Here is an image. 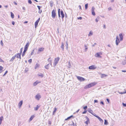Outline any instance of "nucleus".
<instances>
[{
  "label": "nucleus",
  "instance_id": "nucleus-35",
  "mask_svg": "<svg viewBox=\"0 0 126 126\" xmlns=\"http://www.w3.org/2000/svg\"><path fill=\"white\" fill-rule=\"evenodd\" d=\"M11 17L12 18H14V14H13V13H12L11 12Z\"/></svg>",
  "mask_w": 126,
  "mask_h": 126
},
{
  "label": "nucleus",
  "instance_id": "nucleus-1",
  "mask_svg": "<svg viewBox=\"0 0 126 126\" xmlns=\"http://www.w3.org/2000/svg\"><path fill=\"white\" fill-rule=\"evenodd\" d=\"M96 84V83L95 82H93L89 84L88 85L85 86L84 87V89H87L90 88L94 86Z\"/></svg>",
  "mask_w": 126,
  "mask_h": 126
},
{
  "label": "nucleus",
  "instance_id": "nucleus-42",
  "mask_svg": "<svg viewBox=\"0 0 126 126\" xmlns=\"http://www.w3.org/2000/svg\"><path fill=\"white\" fill-rule=\"evenodd\" d=\"M5 25L8 27H10V25L8 24H5Z\"/></svg>",
  "mask_w": 126,
  "mask_h": 126
},
{
  "label": "nucleus",
  "instance_id": "nucleus-53",
  "mask_svg": "<svg viewBox=\"0 0 126 126\" xmlns=\"http://www.w3.org/2000/svg\"><path fill=\"white\" fill-rule=\"evenodd\" d=\"M118 92H119V93L120 94H125L124 92H119V91Z\"/></svg>",
  "mask_w": 126,
  "mask_h": 126
},
{
  "label": "nucleus",
  "instance_id": "nucleus-54",
  "mask_svg": "<svg viewBox=\"0 0 126 126\" xmlns=\"http://www.w3.org/2000/svg\"><path fill=\"white\" fill-rule=\"evenodd\" d=\"M52 60H51L50 59V58H48V61L49 62H51Z\"/></svg>",
  "mask_w": 126,
  "mask_h": 126
},
{
  "label": "nucleus",
  "instance_id": "nucleus-59",
  "mask_svg": "<svg viewBox=\"0 0 126 126\" xmlns=\"http://www.w3.org/2000/svg\"><path fill=\"white\" fill-rule=\"evenodd\" d=\"M87 112L86 110H84L83 112L82 113L83 114H85Z\"/></svg>",
  "mask_w": 126,
  "mask_h": 126
},
{
  "label": "nucleus",
  "instance_id": "nucleus-8",
  "mask_svg": "<svg viewBox=\"0 0 126 126\" xmlns=\"http://www.w3.org/2000/svg\"><path fill=\"white\" fill-rule=\"evenodd\" d=\"M115 42L116 45H118L119 43H120V41L118 36H116Z\"/></svg>",
  "mask_w": 126,
  "mask_h": 126
},
{
  "label": "nucleus",
  "instance_id": "nucleus-63",
  "mask_svg": "<svg viewBox=\"0 0 126 126\" xmlns=\"http://www.w3.org/2000/svg\"><path fill=\"white\" fill-rule=\"evenodd\" d=\"M106 100L108 102V103H109L110 102V100L108 98H107L106 99Z\"/></svg>",
  "mask_w": 126,
  "mask_h": 126
},
{
  "label": "nucleus",
  "instance_id": "nucleus-3",
  "mask_svg": "<svg viewBox=\"0 0 126 126\" xmlns=\"http://www.w3.org/2000/svg\"><path fill=\"white\" fill-rule=\"evenodd\" d=\"M60 60V58L59 57H58L57 58H55L54 60V62L53 63L54 66H55L58 63L59 61Z\"/></svg>",
  "mask_w": 126,
  "mask_h": 126
},
{
  "label": "nucleus",
  "instance_id": "nucleus-58",
  "mask_svg": "<svg viewBox=\"0 0 126 126\" xmlns=\"http://www.w3.org/2000/svg\"><path fill=\"white\" fill-rule=\"evenodd\" d=\"M3 69V67L1 66H0V70H2Z\"/></svg>",
  "mask_w": 126,
  "mask_h": 126
},
{
  "label": "nucleus",
  "instance_id": "nucleus-15",
  "mask_svg": "<svg viewBox=\"0 0 126 126\" xmlns=\"http://www.w3.org/2000/svg\"><path fill=\"white\" fill-rule=\"evenodd\" d=\"M23 104V101L21 100L18 103V105L19 108H20L22 106Z\"/></svg>",
  "mask_w": 126,
  "mask_h": 126
},
{
  "label": "nucleus",
  "instance_id": "nucleus-9",
  "mask_svg": "<svg viewBox=\"0 0 126 126\" xmlns=\"http://www.w3.org/2000/svg\"><path fill=\"white\" fill-rule=\"evenodd\" d=\"M94 9L95 8L94 7H93L92 8V14L94 16L95 15V13L94 12Z\"/></svg>",
  "mask_w": 126,
  "mask_h": 126
},
{
  "label": "nucleus",
  "instance_id": "nucleus-62",
  "mask_svg": "<svg viewBox=\"0 0 126 126\" xmlns=\"http://www.w3.org/2000/svg\"><path fill=\"white\" fill-rule=\"evenodd\" d=\"M0 62H4V61L2 60L1 58H0Z\"/></svg>",
  "mask_w": 126,
  "mask_h": 126
},
{
  "label": "nucleus",
  "instance_id": "nucleus-48",
  "mask_svg": "<svg viewBox=\"0 0 126 126\" xmlns=\"http://www.w3.org/2000/svg\"><path fill=\"white\" fill-rule=\"evenodd\" d=\"M87 108V106H86L84 107H83V109L84 110H86Z\"/></svg>",
  "mask_w": 126,
  "mask_h": 126
},
{
  "label": "nucleus",
  "instance_id": "nucleus-49",
  "mask_svg": "<svg viewBox=\"0 0 126 126\" xmlns=\"http://www.w3.org/2000/svg\"><path fill=\"white\" fill-rule=\"evenodd\" d=\"M42 10H39V11H38V13L40 14H41L42 12Z\"/></svg>",
  "mask_w": 126,
  "mask_h": 126
},
{
  "label": "nucleus",
  "instance_id": "nucleus-12",
  "mask_svg": "<svg viewBox=\"0 0 126 126\" xmlns=\"http://www.w3.org/2000/svg\"><path fill=\"white\" fill-rule=\"evenodd\" d=\"M61 14V15L62 18V19H63V18H64L65 15L63 13V11L62 10L60 12Z\"/></svg>",
  "mask_w": 126,
  "mask_h": 126
},
{
  "label": "nucleus",
  "instance_id": "nucleus-21",
  "mask_svg": "<svg viewBox=\"0 0 126 126\" xmlns=\"http://www.w3.org/2000/svg\"><path fill=\"white\" fill-rule=\"evenodd\" d=\"M88 111L92 114L93 113V111L91 109H88Z\"/></svg>",
  "mask_w": 126,
  "mask_h": 126
},
{
  "label": "nucleus",
  "instance_id": "nucleus-30",
  "mask_svg": "<svg viewBox=\"0 0 126 126\" xmlns=\"http://www.w3.org/2000/svg\"><path fill=\"white\" fill-rule=\"evenodd\" d=\"M72 122V123L71 124H69V125H71V126L73 125V126H77L76 123L75 124H74V123L73 122Z\"/></svg>",
  "mask_w": 126,
  "mask_h": 126
},
{
  "label": "nucleus",
  "instance_id": "nucleus-23",
  "mask_svg": "<svg viewBox=\"0 0 126 126\" xmlns=\"http://www.w3.org/2000/svg\"><path fill=\"white\" fill-rule=\"evenodd\" d=\"M61 47L62 49L63 50L64 49V46L63 43V42L62 43V45Z\"/></svg>",
  "mask_w": 126,
  "mask_h": 126
},
{
  "label": "nucleus",
  "instance_id": "nucleus-18",
  "mask_svg": "<svg viewBox=\"0 0 126 126\" xmlns=\"http://www.w3.org/2000/svg\"><path fill=\"white\" fill-rule=\"evenodd\" d=\"M100 53H97L95 54L96 57H99L101 58V57L100 56Z\"/></svg>",
  "mask_w": 126,
  "mask_h": 126
},
{
  "label": "nucleus",
  "instance_id": "nucleus-38",
  "mask_svg": "<svg viewBox=\"0 0 126 126\" xmlns=\"http://www.w3.org/2000/svg\"><path fill=\"white\" fill-rule=\"evenodd\" d=\"M16 57H15V56L13 57H12V58L10 60V61H13V60L15 59V58Z\"/></svg>",
  "mask_w": 126,
  "mask_h": 126
},
{
  "label": "nucleus",
  "instance_id": "nucleus-6",
  "mask_svg": "<svg viewBox=\"0 0 126 126\" xmlns=\"http://www.w3.org/2000/svg\"><path fill=\"white\" fill-rule=\"evenodd\" d=\"M40 20V18H39L35 22V28H36L37 27L38 24Z\"/></svg>",
  "mask_w": 126,
  "mask_h": 126
},
{
  "label": "nucleus",
  "instance_id": "nucleus-52",
  "mask_svg": "<svg viewBox=\"0 0 126 126\" xmlns=\"http://www.w3.org/2000/svg\"><path fill=\"white\" fill-rule=\"evenodd\" d=\"M8 72V71H5V73L3 74V76H5V75Z\"/></svg>",
  "mask_w": 126,
  "mask_h": 126
},
{
  "label": "nucleus",
  "instance_id": "nucleus-45",
  "mask_svg": "<svg viewBox=\"0 0 126 126\" xmlns=\"http://www.w3.org/2000/svg\"><path fill=\"white\" fill-rule=\"evenodd\" d=\"M28 61L30 63H31L32 62V59H29V60Z\"/></svg>",
  "mask_w": 126,
  "mask_h": 126
},
{
  "label": "nucleus",
  "instance_id": "nucleus-57",
  "mask_svg": "<svg viewBox=\"0 0 126 126\" xmlns=\"http://www.w3.org/2000/svg\"><path fill=\"white\" fill-rule=\"evenodd\" d=\"M0 44L2 46H3V44L2 40H1L0 41Z\"/></svg>",
  "mask_w": 126,
  "mask_h": 126
},
{
  "label": "nucleus",
  "instance_id": "nucleus-56",
  "mask_svg": "<svg viewBox=\"0 0 126 126\" xmlns=\"http://www.w3.org/2000/svg\"><path fill=\"white\" fill-rule=\"evenodd\" d=\"M85 123L87 125H88V123H89L88 122V121H85Z\"/></svg>",
  "mask_w": 126,
  "mask_h": 126
},
{
  "label": "nucleus",
  "instance_id": "nucleus-29",
  "mask_svg": "<svg viewBox=\"0 0 126 126\" xmlns=\"http://www.w3.org/2000/svg\"><path fill=\"white\" fill-rule=\"evenodd\" d=\"M93 34V33L92 31H90V32L89 34H88V36H91Z\"/></svg>",
  "mask_w": 126,
  "mask_h": 126
},
{
  "label": "nucleus",
  "instance_id": "nucleus-20",
  "mask_svg": "<svg viewBox=\"0 0 126 126\" xmlns=\"http://www.w3.org/2000/svg\"><path fill=\"white\" fill-rule=\"evenodd\" d=\"M60 9H59L58 10V17L59 18H60L61 17V16L60 15Z\"/></svg>",
  "mask_w": 126,
  "mask_h": 126
},
{
  "label": "nucleus",
  "instance_id": "nucleus-13",
  "mask_svg": "<svg viewBox=\"0 0 126 126\" xmlns=\"http://www.w3.org/2000/svg\"><path fill=\"white\" fill-rule=\"evenodd\" d=\"M21 53H18L15 55V57H16L17 58H19L20 59H21Z\"/></svg>",
  "mask_w": 126,
  "mask_h": 126
},
{
  "label": "nucleus",
  "instance_id": "nucleus-64",
  "mask_svg": "<svg viewBox=\"0 0 126 126\" xmlns=\"http://www.w3.org/2000/svg\"><path fill=\"white\" fill-rule=\"evenodd\" d=\"M82 19V17H79L78 18V19L81 20Z\"/></svg>",
  "mask_w": 126,
  "mask_h": 126
},
{
  "label": "nucleus",
  "instance_id": "nucleus-36",
  "mask_svg": "<svg viewBox=\"0 0 126 126\" xmlns=\"http://www.w3.org/2000/svg\"><path fill=\"white\" fill-rule=\"evenodd\" d=\"M27 50H24V51L23 52V53L22 54V56L23 57L25 55V53L26 52V51Z\"/></svg>",
  "mask_w": 126,
  "mask_h": 126
},
{
  "label": "nucleus",
  "instance_id": "nucleus-51",
  "mask_svg": "<svg viewBox=\"0 0 126 126\" xmlns=\"http://www.w3.org/2000/svg\"><path fill=\"white\" fill-rule=\"evenodd\" d=\"M34 49L32 51V53H31V55H32L33 54V53L34 52Z\"/></svg>",
  "mask_w": 126,
  "mask_h": 126
},
{
  "label": "nucleus",
  "instance_id": "nucleus-17",
  "mask_svg": "<svg viewBox=\"0 0 126 126\" xmlns=\"http://www.w3.org/2000/svg\"><path fill=\"white\" fill-rule=\"evenodd\" d=\"M40 82L39 81H36L33 83V85L34 86H35L36 85L38 84Z\"/></svg>",
  "mask_w": 126,
  "mask_h": 126
},
{
  "label": "nucleus",
  "instance_id": "nucleus-33",
  "mask_svg": "<svg viewBox=\"0 0 126 126\" xmlns=\"http://www.w3.org/2000/svg\"><path fill=\"white\" fill-rule=\"evenodd\" d=\"M44 48L42 47L38 49V51H42L44 50Z\"/></svg>",
  "mask_w": 126,
  "mask_h": 126
},
{
  "label": "nucleus",
  "instance_id": "nucleus-7",
  "mask_svg": "<svg viewBox=\"0 0 126 126\" xmlns=\"http://www.w3.org/2000/svg\"><path fill=\"white\" fill-rule=\"evenodd\" d=\"M77 78L80 81H83L85 80L84 78L80 76L77 77Z\"/></svg>",
  "mask_w": 126,
  "mask_h": 126
},
{
  "label": "nucleus",
  "instance_id": "nucleus-55",
  "mask_svg": "<svg viewBox=\"0 0 126 126\" xmlns=\"http://www.w3.org/2000/svg\"><path fill=\"white\" fill-rule=\"evenodd\" d=\"M37 7L38 8V9H39V10H40V8L41 7H40V6H37Z\"/></svg>",
  "mask_w": 126,
  "mask_h": 126
},
{
  "label": "nucleus",
  "instance_id": "nucleus-27",
  "mask_svg": "<svg viewBox=\"0 0 126 126\" xmlns=\"http://www.w3.org/2000/svg\"><path fill=\"white\" fill-rule=\"evenodd\" d=\"M40 106H39L38 105H37L36 106V107L34 108V110H37L38 108H39Z\"/></svg>",
  "mask_w": 126,
  "mask_h": 126
},
{
  "label": "nucleus",
  "instance_id": "nucleus-24",
  "mask_svg": "<svg viewBox=\"0 0 126 126\" xmlns=\"http://www.w3.org/2000/svg\"><path fill=\"white\" fill-rule=\"evenodd\" d=\"M49 64H48L47 65H45V68L47 69H49Z\"/></svg>",
  "mask_w": 126,
  "mask_h": 126
},
{
  "label": "nucleus",
  "instance_id": "nucleus-10",
  "mask_svg": "<svg viewBox=\"0 0 126 126\" xmlns=\"http://www.w3.org/2000/svg\"><path fill=\"white\" fill-rule=\"evenodd\" d=\"M29 43L28 42L27 43L26 45H25L24 47V50H27L29 46Z\"/></svg>",
  "mask_w": 126,
  "mask_h": 126
},
{
  "label": "nucleus",
  "instance_id": "nucleus-11",
  "mask_svg": "<svg viewBox=\"0 0 126 126\" xmlns=\"http://www.w3.org/2000/svg\"><path fill=\"white\" fill-rule=\"evenodd\" d=\"M41 97V96L40 95L38 94H37L35 96V98L38 100H39Z\"/></svg>",
  "mask_w": 126,
  "mask_h": 126
},
{
  "label": "nucleus",
  "instance_id": "nucleus-39",
  "mask_svg": "<svg viewBox=\"0 0 126 126\" xmlns=\"http://www.w3.org/2000/svg\"><path fill=\"white\" fill-rule=\"evenodd\" d=\"M88 3L86 4L85 5V9H87L88 7Z\"/></svg>",
  "mask_w": 126,
  "mask_h": 126
},
{
  "label": "nucleus",
  "instance_id": "nucleus-2",
  "mask_svg": "<svg viewBox=\"0 0 126 126\" xmlns=\"http://www.w3.org/2000/svg\"><path fill=\"white\" fill-rule=\"evenodd\" d=\"M56 10L55 9H53V10L52 12V17L53 18H54L56 16Z\"/></svg>",
  "mask_w": 126,
  "mask_h": 126
},
{
  "label": "nucleus",
  "instance_id": "nucleus-28",
  "mask_svg": "<svg viewBox=\"0 0 126 126\" xmlns=\"http://www.w3.org/2000/svg\"><path fill=\"white\" fill-rule=\"evenodd\" d=\"M122 63L123 65H125L126 64V60H125L124 61H122Z\"/></svg>",
  "mask_w": 126,
  "mask_h": 126
},
{
  "label": "nucleus",
  "instance_id": "nucleus-60",
  "mask_svg": "<svg viewBox=\"0 0 126 126\" xmlns=\"http://www.w3.org/2000/svg\"><path fill=\"white\" fill-rule=\"evenodd\" d=\"M48 124L50 125L51 124V122L50 121H48Z\"/></svg>",
  "mask_w": 126,
  "mask_h": 126
},
{
  "label": "nucleus",
  "instance_id": "nucleus-31",
  "mask_svg": "<svg viewBox=\"0 0 126 126\" xmlns=\"http://www.w3.org/2000/svg\"><path fill=\"white\" fill-rule=\"evenodd\" d=\"M87 45H84V47H85V50L84 51L86 52L87 51V49L88 48L87 47Z\"/></svg>",
  "mask_w": 126,
  "mask_h": 126
},
{
  "label": "nucleus",
  "instance_id": "nucleus-32",
  "mask_svg": "<svg viewBox=\"0 0 126 126\" xmlns=\"http://www.w3.org/2000/svg\"><path fill=\"white\" fill-rule=\"evenodd\" d=\"M99 18H100V17L99 16H98L97 17V18H96L95 20L96 22H97L98 21V20L99 19Z\"/></svg>",
  "mask_w": 126,
  "mask_h": 126
},
{
  "label": "nucleus",
  "instance_id": "nucleus-22",
  "mask_svg": "<svg viewBox=\"0 0 126 126\" xmlns=\"http://www.w3.org/2000/svg\"><path fill=\"white\" fill-rule=\"evenodd\" d=\"M107 76V75L105 74H101V77L102 78H103L104 77H106Z\"/></svg>",
  "mask_w": 126,
  "mask_h": 126
},
{
  "label": "nucleus",
  "instance_id": "nucleus-19",
  "mask_svg": "<svg viewBox=\"0 0 126 126\" xmlns=\"http://www.w3.org/2000/svg\"><path fill=\"white\" fill-rule=\"evenodd\" d=\"M96 117L98 118L101 122L103 123V120L98 116H96Z\"/></svg>",
  "mask_w": 126,
  "mask_h": 126
},
{
  "label": "nucleus",
  "instance_id": "nucleus-46",
  "mask_svg": "<svg viewBox=\"0 0 126 126\" xmlns=\"http://www.w3.org/2000/svg\"><path fill=\"white\" fill-rule=\"evenodd\" d=\"M3 119V117L2 116H1L0 117V121H2Z\"/></svg>",
  "mask_w": 126,
  "mask_h": 126
},
{
  "label": "nucleus",
  "instance_id": "nucleus-41",
  "mask_svg": "<svg viewBox=\"0 0 126 126\" xmlns=\"http://www.w3.org/2000/svg\"><path fill=\"white\" fill-rule=\"evenodd\" d=\"M85 118L87 119V121H88L89 123H90V120L89 118L87 116H86Z\"/></svg>",
  "mask_w": 126,
  "mask_h": 126
},
{
  "label": "nucleus",
  "instance_id": "nucleus-37",
  "mask_svg": "<svg viewBox=\"0 0 126 126\" xmlns=\"http://www.w3.org/2000/svg\"><path fill=\"white\" fill-rule=\"evenodd\" d=\"M34 117V116L33 115L32 116L30 119V121H31V120H32Z\"/></svg>",
  "mask_w": 126,
  "mask_h": 126
},
{
  "label": "nucleus",
  "instance_id": "nucleus-40",
  "mask_svg": "<svg viewBox=\"0 0 126 126\" xmlns=\"http://www.w3.org/2000/svg\"><path fill=\"white\" fill-rule=\"evenodd\" d=\"M57 110V109L56 108H55L53 112V114H54L55 113Z\"/></svg>",
  "mask_w": 126,
  "mask_h": 126
},
{
  "label": "nucleus",
  "instance_id": "nucleus-43",
  "mask_svg": "<svg viewBox=\"0 0 126 126\" xmlns=\"http://www.w3.org/2000/svg\"><path fill=\"white\" fill-rule=\"evenodd\" d=\"M73 115H72L67 118V119L68 120L70 119L71 118L73 117Z\"/></svg>",
  "mask_w": 126,
  "mask_h": 126
},
{
  "label": "nucleus",
  "instance_id": "nucleus-25",
  "mask_svg": "<svg viewBox=\"0 0 126 126\" xmlns=\"http://www.w3.org/2000/svg\"><path fill=\"white\" fill-rule=\"evenodd\" d=\"M38 76H39L41 77L42 78L43 76V75L41 73H39L38 74Z\"/></svg>",
  "mask_w": 126,
  "mask_h": 126
},
{
  "label": "nucleus",
  "instance_id": "nucleus-14",
  "mask_svg": "<svg viewBox=\"0 0 126 126\" xmlns=\"http://www.w3.org/2000/svg\"><path fill=\"white\" fill-rule=\"evenodd\" d=\"M96 67H95V66L94 65H92L90 66L89 67V69H96Z\"/></svg>",
  "mask_w": 126,
  "mask_h": 126
},
{
  "label": "nucleus",
  "instance_id": "nucleus-50",
  "mask_svg": "<svg viewBox=\"0 0 126 126\" xmlns=\"http://www.w3.org/2000/svg\"><path fill=\"white\" fill-rule=\"evenodd\" d=\"M23 49V48L22 47V48H21L20 49V53H21V54L22 52Z\"/></svg>",
  "mask_w": 126,
  "mask_h": 126
},
{
  "label": "nucleus",
  "instance_id": "nucleus-26",
  "mask_svg": "<svg viewBox=\"0 0 126 126\" xmlns=\"http://www.w3.org/2000/svg\"><path fill=\"white\" fill-rule=\"evenodd\" d=\"M108 122L105 119L104 120V124L105 125H107L108 124Z\"/></svg>",
  "mask_w": 126,
  "mask_h": 126
},
{
  "label": "nucleus",
  "instance_id": "nucleus-34",
  "mask_svg": "<svg viewBox=\"0 0 126 126\" xmlns=\"http://www.w3.org/2000/svg\"><path fill=\"white\" fill-rule=\"evenodd\" d=\"M39 66V65L38 63H36L35 65V69H36Z\"/></svg>",
  "mask_w": 126,
  "mask_h": 126
},
{
  "label": "nucleus",
  "instance_id": "nucleus-16",
  "mask_svg": "<svg viewBox=\"0 0 126 126\" xmlns=\"http://www.w3.org/2000/svg\"><path fill=\"white\" fill-rule=\"evenodd\" d=\"M119 36L120 38V41H122L123 39V36L122 33H120L119 34Z\"/></svg>",
  "mask_w": 126,
  "mask_h": 126
},
{
  "label": "nucleus",
  "instance_id": "nucleus-44",
  "mask_svg": "<svg viewBox=\"0 0 126 126\" xmlns=\"http://www.w3.org/2000/svg\"><path fill=\"white\" fill-rule=\"evenodd\" d=\"M92 114H93V115H94V116H95L96 117V116H97V115H96V114H95V113H93Z\"/></svg>",
  "mask_w": 126,
  "mask_h": 126
},
{
  "label": "nucleus",
  "instance_id": "nucleus-47",
  "mask_svg": "<svg viewBox=\"0 0 126 126\" xmlns=\"http://www.w3.org/2000/svg\"><path fill=\"white\" fill-rule=\"evenodd\" d=\"M28 2L30 4H31L32 3V1L31 0H28Z\"/></svg>",
  "mask_w": 126,
  "mask_h": 126
},
{
  "label": "nucleus",
  "instance_id": "nucleus-5",
  "mask_svg": "<svg viewBox=\"0 0 126 126\" xmlns=\"http://www.w3.org/2000/svg\"><path fill=\"white\" fill-rule=\"evenodd\" d=\"M40 20V18H39L35 22V28H36L37 27L38 24Z\"/></svg>",
  "mask_w": 126,
  "mask_h": 126
},
{
  "label": "nucleus",
  "instance_id": "nucleus-4",
  "mask_svg": "<svg viewBox=\"0 0 126 126\" xmlns=\"http://www.w3.org/2000/svg\"><path fill=\"white\" fill-rule=\"evenodd\" d=\"M40 20V18H39L35 22V28H36L37 27L38 24Z\"/></svg>",
  "mask_w": 126,
  "mask_h": 126
},
{
  "label": "nucleus",
  "instance_id": "nucleus-61",
  "mask_svg": "<svg viewBox=\"0 0 126 126\" xmlns=\"http://www.w3.org/2000/svg\"><path fill=\"white\" fill-rule=\"evenodd\" d=\"M123 106L124 107H126V104H125L124 103H122Z\"/></svg>",
  "mask_w": 126,
  "mask_h": 126
}]
</instances>
